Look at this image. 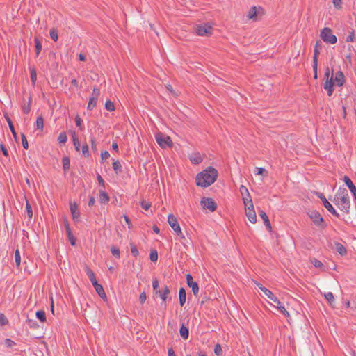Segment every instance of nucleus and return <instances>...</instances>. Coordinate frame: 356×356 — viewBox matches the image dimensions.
Instances as JSON below:
<instances>
[{"label":"nucleus","mask_w":356,"mask_h":356,"mask_svg":"<svg viewBox=\"0 0 356 356\" xmlns=\"http://www.w3.org/2000/svg\"><path fill=\"white\" fill-rule=\"evenodd\" d=\"M70 207L72 219L75 221H78L80 217V213L79 211L77 204L76 202L70 203Z\"/></svg>","instance_id":"18"},{"label":"nucleus","mask_w":356,"mask_h":356,"mask_svg":"<svg viewBox=\"0 0 356 356\" xmlns=\"http://www.w3.org/2000/svg\"><path fill=\"white\" fill-rule=\"evenodd\" d=\"M257 286L259 289L264 292V293L272 301L277 303V305L280 304V301L278 300V298L267 288L262 286V284L259 283H257Z\"/></svg>","instance_id":"13"},{"label":"nucleus","mask_w":356,"mask_h":356,"mask_svg":"<svg viewBox=\"0 0 356 356\" xmlns=\"http://www.w3.org/2000/svg\"><path fill=\"white\" fill-rule=\"evenodd\" d=\"M322 48V43L321 41H316L313 55V63H318V55L320 54V50Z\"/></svg>","instance_id":"20"},{"label":"nucleus","mask_w":356,"mask_h":356,"mask_svg":"<svg viewBox=\"0 0 356 356\" xmlns=\"http://www.w3.org/2000/svg\"><path fill=\"white\" fill-rule=\"evenodd\" d=\"M15 262L17 268L20 266L21 256L19 249H16L15 252Z\"/></svg>","instance_id":"34"},{"label":"nucleus","mask_w":356,"mask_h":356,"mask_svg":"<svg viewBox=\"0 0 356 356\" xmlns=\"http://www.w3.org/2000/svg\"><path fill=\"white\" fill-rule=\"evenodd\" d=\"M36 127L38 129L42 130L44 127V118L42 115L37 118Z\"/></svg>","instance_id":"36"},{"label":"nucleus","mask_w":356,"mask_h":356,"mask_svg":"<svg viewBox=\"0 0 356 356\" xmlns=\"http://www.w3.org/2000/svg\"><path fill=\"white\" fill-rule=\"evenodd\" d=\"M313 72H314V79H318V63H313L312 65Z\"/></svg>","instance_id":"56"},{"label":"nucleus","mask_w":356,"mask_h":356,"mask_svg":"<svg viewBox=\"0 0 356 356\" xmlns=\"http://www.w3.org/2000/svg\"><path fill=\"white\" fill-rule=\"evenodd\" d=\"M130 248H131V252L132 255L134 257H137L138 256V254H139V252L138 250L137 247L134 244L131 243L130 244Z\"/></svg>","instance_id":"48"},{"label":"nucleus","mask_w":356,"mask_h":356,"mask_svg":"<svg viewBox=\"0 0 356 356\" xmlns=\"http://www.w3.org/2000/svg\"><path fill=\"white\" fill-rule=\"evenodd\" d=\"M189 159L193 164H200L202 161V158L199 153L193 154L189 156Z\"/></svg>","instance_id":"25"},{"label":"nucleus","mask_w":356,"mask_h":356,"mask_svg":"<svg viewBox=\"0 0 356 356\" xmlns=\"http://www.w3.org/2000/svg\"><path fill=\"white\" fill-rule=\"evenodd\" d=\"M0 148H1V150L2 151L3 154L5 156H6V157L9 156V153H8V149L6 148V147L2 143H0Z\"/></svg>","instance_id":"63"},{"label":"nucleus","mask_w":356,"mask_h":356,"mask_svg":"<svg viewBox=\"0 0 356 356\" xmlns=\"http://www.w3.org/2000/svg\"><path fill=\"white\" fill-rule=\"evenodd\" d=\"M110 200L108 194L103 190L99 191V202L101 204L108 203Z\"/></svg>","instance_id":"22"},{"label":"nucleus","mask_w":356,"mask_h":356,"mask_svg":"<svg viewBox=\"0 0 356 356\" xmlns=\"http://www.w3.org/2000/svg\"><path fill=\"white\" fill-rule=\"evenodd\" d=\"M26 211L29 218H31L33 217V211H32L31 206L29 203L28 201H26Z\"/></svg>","instance_id":"50"},{"label":"nucleus","mask_w":356,"mask_h":356,"mask_svg":"<svg viewBox=\"0 0 356 356\" xmlns=\"http://www.w3.org/2000/svg\"><path fill=\"white\" fill-rule=\"evenodd\" d=\"M63 168L64 172H67L70 168V159L69 156H64L62 159Z\"/></svg>","instance_id":"28"},{"label":"nucleus","mask_w":356,"mask_h":356,"mask_svg":"<svg viewBox=\"0 0 356 356\" xmlns=\"http://www.w3.org/2000/svg\"><path fill=\"white\" fill-rule=\"evenodd\" d=\"M195 31L200 36L209 35L212 33V26L208 24H200L197 26Z\"/></svg>","instance_id":"9"},{"label":"nucleus","mask_w":356,"mask_h":356,"mask_svg":"<svg viewBox=\"0 0 356 356\" xmlns=\"http://www.w3.org/2000/svg\"><path fill=\"white\" fill-rule=\"evenodd\" d=\"M186 282L188 287L192 289V291L195 296H197L199 293V286L198 284L193 281V277L191 274H187L186 275Z\"/></svg>","instance_id":"11"},{"label":"nucleus","mask_w":356,"mask_h":356,"mask_svg":"<svg viewBox=\"0 0 356 356\" xmlns=\"http://www.w3.org/2000/svg\"><path fill=\"white\" fill-rule=\"evenodd\" d=\"M90 143H91L92 150L93 152H96L97 151V147L96 140H95V138L94 137L91 138Z\"/></svg>","instance_id":"58"},{"label":"nucleus","mask_w":356,"mask_h":356,"mask_svg":"<svg viewBox=\"0 0 356 356\" xmlns=\"http://www.w3.org/2000/svg\"><path fill=\"white\" fill-rule=\"evenodd\" d=\"M259 215L261 217V218L264 220V223L266 225L267 229L268 231H271V225L266 212L263 210H260L259 211Z\"/></svg>","instance_id":"21"},{"label":"nucleus","mask_w":356,"mask_h":356,"mask_svg":"<svg viewBox=\"0 0 356 356\" xmlns=\"http://www.w3.org/2000/svg\"><path fill=\"white\" fill-rule=\"evenodd\" d=\"M335 248L337 252L341 256L346 255L347 254L346 248L340 243H335Z\"/></svg>","instance_id":"27"},{"label":"nucleus","mask_w":356,"mask_h":356,"mask_svg":"<svg viewBox=\"0 0 356 356\" xmlns=\"http://www.w3.org/2000/svg\"><path fill=\"white\" fill-rule=\"evenodd\" d=\"M8 324V320L3 314L0 313V325H6Z\"/></svg>","instance_id":"51"},{"label":"nucleus","mask_w":356,"mask_h":356,"mask_svg":"<svg viewBox=\"0 0 356 356\" xmlns=\"http://www.w3.org/2000/svg\"><path fill=\"white\" fill-rule=\"evenodd\" d=\"M186 293L184 287H181L179 291V300L181 307H183L186 302Z\"/></svg>","instance_id":"23"},{"label":"nucleus","mask_w":356,"mask_h":356,"mask_svg":"<svg viewBox=\"0 0 356 356\" xmlns=\"http://www.w3.org/2000/svg\"><path fill=\"white\" fill-rule=\"evenodd\" d=\"M325 82L323 84V88L327 91L328 96H332L334 92V70L330 69L328 66L325 67L324 74Z\"/></svg>","instance_id":"2"},{"label":"nucleus","mask_w":356,"mask_h":356,"mask_svg":"<svg viewBox=\"0 0 356 356\" xmlns=\"http://www.w3.org/2000/svg\"><path fill=\"white\" fill-rule=\"evenodd\" d=\"M149 259L152 261L156 262L158 260V252L156 250H152L149 254Z\"/></svg>","instance_id":"42"},{"label":"nucleus","mask_w":356,"mask_h":356,"mask_svg":"<svg viewBox=\"0 0 356 356\" xmlns=\"http://www.w3.org/2000/svg\"><path fill=\"white\" fill-rule=\"evenodd\" d=\"M254 174L255 175H261L262 176H266L267 174H268V172L266 171V169L263 168H256L255 170H254Z\"/></svg>","instance_id":"43"},{"label":"nucleus","mask_w":356,"mask_h":356,"mask_svg":"<svg viewBox=\"0 0 356 356\" xmlns=\"http://www.w3.org/2000/svg\"><path fill=\"white\" fill-rule=\"evenodd\" d=\"M355 40V31H353L350 33V34L348 35V37L346 38V41L347 42H353Z\"/></svg>","instance_id":"59"},{"label":"nucleus","mask_w":356,"mask_h":356,"mask_svg":"<svg viewBox=\"0 0 356 356\" xmlns=\"http://www.w3.org/2000/svg\"><path fill=\"white\" fill-rule=\"evenodd\" d=\"M31 102H32V98L30 96L29 97V102H28V104L27 105H24L22 106V111L24 113L26 114H28L30 111H31Z\"/></svg>","instance_id":"38"},{"label":"nucleus","mask_w":356,"mask_h":356,"mask_svg":"<svg viewBox=\"0 0 356 356\" xmlns=\"http://www.w3.org/2000/svg\"><path fill=\"white\" fill-rule=\"evenodd\" d=\"M308 215L315 225L322 228H325L326 227V224L324 222V219L318 211L316 210L309 211L308 212Z\"/></svg>","instance_id":"7"},{"label":"nucleus","mask_w":356,"mask_h":356,"mask_svg":"<svg viewBox=\"0 0 356 356\" xmlns=\"http://www.w3.org/2000/svg\"><path fill=\"white\" fill-rule=\"evenodd\" d=\"M72 138L73 145L74 146L75 150L76 152H79L80 151L81 145H80V143H79V140L78 136H77L76 133L74 131L72 132Z\"/></svg>","instance_id":"24"},{"label":"nucleus","mask_w":356,"mask_h":356,"mask_svg":"<svg viewBox=\"0 0 356 356\" xmlns=\"http://www.w3.org/2000/svg\"><path fill=\"white\" fill-rule=\"evenodd\" d=\"M318 197L321 200L323 206L327 209L329 212H330L333 216H334L337 218L339 217V214L337 212L333 206L327 200L326 197L324 196L323 194L319 193V195H318Z\"/></svg>","instance_id":"10"},{"label":"nucleus","mask_w":356,"mask_h":356,"mask_svg":"<svg viewBox=\"0 0 356 356\" xmlns=\"http://www.w3.org/2000/svg\"><path fill=\"white\" fill-rule=\"evenodd\" d=\"M321 38L326 43L334 44L337 43V38L332 34V30L330 28L325 27L321 31Z\"/></svg>","instance_id":"5"},{"label":"nucleus","mask_w":356,"mask_h":356,"mask_svg":"<svg viewBox=\"0 0 356 356\" xmlns=\"http://www.w3.org/2000/svg\"><path fill=\"white\" fill-rule=\"evenodd\" d=\"M113 168L116 174H119V173L122 172V165L118 160L115 161L113 163Z\"/></svg>","instance_id":"32"},{"label":"nucleus","mask_w":356,"mask_h":356,"mask_svg":"<svg viewBox=\"0 0 356 356\" xmlns=\"http://www.w3.org/2000/svg\"><path fill=\"white\" fill-rule=\"evenodd\" d=\"M312 264L316 267V268H322L323 267V263L318 260L317 259H314L312 261Z\"/></svg>","instance_id":"57"},{"label":"nucleus","mask_w":356,"mask_h":356,"mask_svg":"<svg viewBox=\"0 0 356 356\" xmlns=\"http://www.w3.org/2000/svg\"><path fill=\"white\" fill-rule=\"evenodd\" d=\"M105 108L109 111H115V105L111 100H107L105 104Z\"/></svg>","instance_id":"44"},{"label":"nucleus","mask_w":356,"mask_h":356,"mask_svg":"<svg viewBox=\"0 0 356 356\" xmlns=\"http://www.w3.org/2000/svg\"><path fill=\"white\" fill-rule=\"evenodd\" d=\"M337 193L339 197V202L341 203L340 209L346 213H348L350 203L347 190L344 188H339Z\"/></svg>","instance_id":"4"},{"label":"nucleus","mask_w":356,"mask_h":356,"mask_svg":"<svg viewBox=\"0 0 356 356\" xmlns=\"http://www.w3.org/2000/svg\"><path fill=\"white\" fill-rule=\"evenodd\" d=\"M170 293L168 286L165 285L161 290L156 291V294L159 296L163 302H165Z\"/></svg>","instance_id":"19"},{"label":"nucleus","mask_w":356,"mask_h":356,"mask_svg":"<svg viewBox=\"0 0 356 356\" xmlns=\"http://www.w3.org/2000/svg\"><path fill=\"white\" fill-rule=\"evenodd\" d=\"M30 78L32 84L35 86L37 80V72L34 67L30 69Z\"/></svg>","instance_id":"33"},{"label":"nucleus","mask_w":356,"mask_h":356,"mask_svg":"<svg viewBox=\"0 0 356 356\" xmlns=\"http://www.w3.org/2000/svg\"><path fill=\"white\" fill-rule=\"evenodd\" d=\"M97 99L96 97H92L89 99L87 109L92 111L97 105Z\"/></svg>","instance_id":"30"},{"label":"nucleus","mask_w":356,"mask_h":356,"mask_svg":"<svg viewBox=\"0 0 356 356\" xmlns=\"http://www.w3.org/2000/svg\"><path fill=\"white\" fill-rule=\"evenodd\" d=\"M333 4L334 6V7L339 10V9H341V0H333Z\"/></svg>","instance_id":"64"},{"label":"nucleus","mask_w":356,"mask_h":356,"mask_svg":"<svg viewBox=\"0 0 356 356\" xmlns=\"http://www.w3.org/2000/svg\"><path fill=\"white\" fill-rule=\"evenodd\" d=\"M200 204L204 209H208L211 212H213L216 210L217 204L216 202L210 197H202L200 201Z\"/></svg>","instance_id":"8"},{"label":"nucleus","mask_w":356,"mask_h":356,"mask_svg":"<svg viewBox=\"0 0 356 356\" xmlns=\"http://www.w3.org/2000/svg\"><path fill=\"white\" fill-rule=\"evenodd\" d=\"M155 138L156 142L162 148H165L166 147H172L173 145L172 140L168 136L159 133L156 134Z\"/></svg>","instance_id":"6"},{"label":"nucleus","mask_w":356,"mask_h":356,"mask_svg":"<svg viewBox=\"0 0 356 356\" xmlns=\"http://www.w3.org/2000/svg\"><path fill=\"white\" fill-rule=\"evenodd\" d=\"M333 202L335 205H337L339 209L341 207V202H339V197L338 195V193H337L334 195V197L333 199Z\"/></svg>","instance_id":"61"},{"label":"nucleus","mask_w":356,"mask_h":356,"mask_svg":"<svg viewBox=\"0 0 356 356\" xmlns=\"http://www.w3.org/2000/svg\"><path fill=\"white\" fill-rule=\"evenodd\" d=\"M334 85L336 84L339 87L343 86L345 83V76L341 70L336 72L335 76L334 77Z\"/></svg>","instance_id":"17"},{"label":"nucleus","mask_w":356,"mask_h":356,"mask_svg":"<svg viewBox=\"0 0 356 356\" xmlns=\"http://www.w3.org/2000/svg\"><path fill=\"white\" fill-rule=\"evenodd\" d=\"M86 273L90 281L92 282V286L95 288L97 294L101 298L105 300L106 298V293L104 291L103 286L101 284H98L94 272L90 268L86 267Z\"/></svg>","instance_id":"3"},{"label":"nucleus","mask_w":356,"mask_h":356,"mask_svg":"<svg viewBox=\"0 0 356 356\" xmlns=\"http://www.w3.org/2000/svg\"><path fill=\"white\" fill-rule=\"evenodd\" d=\"M152 287H153V290L155 291V293H156V291H159V281L156 279L153 280V282H152Z\"/></svg>","instance_id":"60"},{"label":"nucleus","mask_w":356,"mask_h":356,"mask_svg":"<svg viewBox=\"0 0 356 356\" xmlns=\"http://www.w3.org/2000/svg\"><path fill=\"white\" fill-rule=\"evenodd\" d=\"M50 38L54 41L56 42L58 39V30L55 28H52L49 31Z\"/></svg>","instance_id":"35"},{"label":"nucleus","mask_w":356,"mask_h":356,"mask_svg":"<svg viewBox=\"0 0 356 356\" xmlns=\"http://www.w3.org/2000/svg\"><path fill=\"white\" fill-rule=\"evenodd\" d=\"M239 191H240L241 195L243 196V203H244L245 206H247L248 203H251L252 198L248 192V188L245 186L241 185L240 186Z\"/></svg>","instance_id":"15"},{"label":"nucleus","mask_w":356,"mask_h":356,"mask_svg":"<svg viewBox=\"0 0 356 356\" xmlns=\"http://www.w3.org/2000/svg\"><path fill=\"white\" fill-rule=\"evenodd\" d=\"M248 17L250 19H255L256 18V17H257V8L255 6H253V7H252L250 9V10L248 12Z\"/></svg>","instance_id":"41"},{"label":"nucleus","mask_w":356,"mask_h":356,"mask_svg":"<svg viewBox=\"0 0 356 356\" xmlns=\"http://www.w3.org/2000/svg\"><path fill=\"white\" fill-rule=\"evenodd\" d=\"M214 353L217 356H221L222 354V349L219 343H217L214 347Z\"/></svg>","instance_id":"49"},{"label":"nucleus","mask_w":356,"mask_h":356,"mask_svg":"<svg viewBox=\"0 0 356 356\" xmlns=\"http://www.w3.org/2000/svg\"><path fill=\"white\" fill-rule=\"evenodd\" d=\"M67 238L70 242V244L72 245V246H74L76 245V238L74 236L73 234H72V232L67 234Z\"/></svg>","instance_id":"52"},{"label":"nucleus","mask_w":356,"mask_h":356,"mask_svg":"<svg viewBox=\"0 0 356 356\" xmlns=\"http://www.w3.org/2000/svg\"><path fill=\"white\" fill-rule=\"evenodd\" d=\"M324 297L329 302L330 305H332V303L334 302V297L332 292H327L324 293Z\"/></svg>","instance_id":"37"},{"label":"nucleus","mask_w":356,"mask_h":356,"mask_svg":"<svg viewBox=\"0 0 356 356\" xmlns=\"http://www.w3.org/2000/svg\"><path fill=\"white\" fill-rule=\"evenodd\" d=\"M67 140V137L66 135V133L65 131H63L60 133L58 137V141L59 143H65Z\"/></svg>","instance_id":"40"},{"label":"nucleus","mask_w":356,"mask_h":356,"mask_svg":"<svg viewBox=\"0 0 356 356\" xmlns=\"http://www.w3.org/2000/svg\"><path fill=\"white\" fill-rule=\"evenodd\" d=\"M343 181L345 182L346 185L348 186L349 190L350 191L351 193L353 195L354 199L356 200V187L353 183L352 180L350 179L349 177L345 175L343 177Z\"/></svg>","instance_id":"16"},{"label":"nucleus","mask_w":356,"mask_h":356,"mask_svg":"<svg viewBox=\"0 0 356 356\" xmlns=\"http://www.w3.org/2000/svg\"><path fill=\"white\" fill-rule=\"evenodd\" d=\"M111 254L116 258L119 259L120 257V251L118 247L113 245L111 248Z\"/></svg>","instance_id":"39"},{"label":"nucleus","mask_w":356,"mask_h":356,"mask_svg":"<svg viewBox=\"0 0 356 356\" xmlns=\"http://www.w3.org/2000/svg\"><path fill=\"white\" fill-rule=\"evenodd\" d=\"M218 175L216 168L209 166L202 172L197 173L195 177V183L197 186L206 188L213 184Z\"/></svg>","instance_id":"1"},{"label":"nucleus","mask_w":356,"mask_h":356,"mask_svg":"<svg viewBox=\"0 0 356 356\" xmlns=\"http://www.w3.org/2000/svg\"><path fill=\"white\" fill-rule=\"evenodd\" d=\"M168 222L173 230L176 232L181 233V227L177 218L173 214H169L168 216Z\"/></svg>","instance_id":"14"},{"label":"nucleus","mask_w":356,"mask_h":356,"mask_svg":"<svg viewBox=\"0 0 356 356\" xmlns=\"http://www.w3.org/2000/svg\"><path fill=\"white\" fill-rule=\"evenodd\" d=\"M245 207V215L247 216L248 220L252 223H255L257 221V216L255 211L254 209L252 201L251 203H249V206H246Z\"/></svg>","instance_id":"12"},{"label":"nucleus","mask_w":356,"mask_h":356,"mask_svg":"<svg viewBox=\"0 0 356 356\" xmlns=\"http://www.w3.org/2000/svg\"><path fill=\"white\" fill-rule=\"evenodd\" d=\"M147 299V296L145 291L142 292L139 296V301L141 304H143Z\"/></svg>","instance_id":"62"},{"label":"nucleus","mask_w":356,"mask_h":356,"mask_svg":"<svg viewBox=\"0 0 356 356\" xmlns=\"http://www.w3.org/2000/svg\"><path fill=\"white\" fill-rule=\"evenodd\" d=\"M21 139H22V143L23 147L25 149H28V148H29L28 140L26 139L25 134L23 133L21 134Z\"/></svg>","instance_id":"47"},{"label":"nucleus","mask_w":356,"mask_h":356,"mask_svg":"<svg viewBox=\"0 0 356 356\" xmlns=\"http://www.w3.org/2000/svg\"><path fill=\"white\" fill-rule=\"evenodd\" d=\"M4 343L5 345L10 348H13L14 346L16 345V343L15 341L8 338L5 339Z\"/></svg>","instance_id":"54"},{"label":"nucleus","mask_w":356,"mask_h":356,"mask_svg":"<svg viewBox=\"0 0 356 356\" xmlns=\"http://www.w3.org/2000/svg\"><path fill=\"white\" fill-rule=\"evenodd\" d=\"M37 318L42 323H44L47 320L46 314L44 310H38L36 312Z\"/></svg>","instance_id":"31"},{"label":"nucleus","mask_w":356,"mask_h":356,"mask_svg":"<svg viewBox=\"0 0 356 356\" xmlns=\"http://www.w3.org/2000/svg\"><path fill=\"white\" fill-rule=\"evenodd\" d=\"M151 203L149 202H146L145 200H143L141 202H140V206L141 207L145 210V211H147L150 207H151Z\"/></svg>","instance_id":"55"},{"label":"nucleus","mask_w":356,"mask_h":356,"mask_svg":"<svg viewBox=\"0 0 356 356\" xmlns=\"http://www.w3.org/2000/svg\"><path fill=\"white\" fill-rule=\"evenodd\" d=\"M82 123H83V120L79 117V115H77L75 117V124H76V127H78L81 131H82L84 128L83 126L82 125Z\"/></svg>","instance_id":"46"},{"label":"nucleus","mask_w":356,"mask_h":356,"mask_svg":"<svg viewBox=\"0 0 356 356\" xmlns=\"http://www.w3.org/2000/svg\"><path fill=\"white\" fill-rule=\"evenodd\" d=\"M82 153L85 157L88 158L90 156V152H89V147H88V145L87 143H85L83 145Z\"/></svg>","instance_id":"45"},{"label":"nucleus","mask_w":356,"mask_h":356,"mask_svg":"<svg viewBox=\"0 0 356 356\" xmlns=\"http://www.w3.org/2000/svg\"><path fill=\"white\" fill-rule=\"evenodd\" d=\"M34 42H35V54H36V56H38V55L40 54V53L41 52V50H42V43H41V41L40 40V39L37 37H35L34 38Z\"/></svg>","instance_id":"29"},{"label":"nucleus","mask_w":356,"mask_h":356,"mask_svg":"<svg viewBox=\"0 0 356 356\" xmlns=\"http://www.w3.org/2000/svg\"><path fill=\"white\" fill-rule=\"evenodd\" d=\"M277 307L284 316H289V313L286 310L285 307L281 305V303L277 305Z\"/></svg>","instance_id":"53"},{"label":"nucleus","mask_w":356,"mask_h":356,"mask_svg":"<svg viewBox=\"0 0 356 356\" xmlns=\"http://www.w3.org/2000/svg\"><path fill=\"white\" fill-rule=\"evenodd\" d=\"M179 334H180V336L184 339H187L188 338L189 330H188V328L185 326L184 323H181V327L179 329Z\"/></svg>","instance_id":"26"}]
</instances>
